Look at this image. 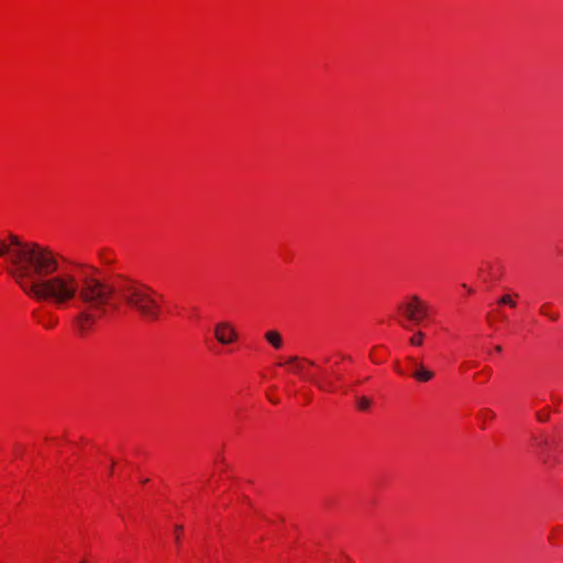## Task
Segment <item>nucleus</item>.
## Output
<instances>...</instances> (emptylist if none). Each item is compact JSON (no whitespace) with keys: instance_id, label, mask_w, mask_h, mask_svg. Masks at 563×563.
<instances>
[{"instance_id":"1","label":"nucleus","mask_w":563,"mask_h":563,"mask_svg":"<svg viewBox=\"0 0 563 563\" xmlns=\"http://www.w3.org/2000/svg\"><path fill=\"white\" fill-rule=\"evenodd\" d=\"M7 254L12 265L10 275L29 297L63 308L78 292L75 275L60 268L51 249L10 234L9 243L0 240V257Z\"/></svg>"},{"instance_id":"2","label":"nucleus","mask_w":563,"mask_h":563,"mask_svg":"<svg viewBox=\"0 0 563 563\" xmlns=\"http://www.w3.org/2000/svg\"><path fill=\"white\" fill-rule=\"evenodd\" d=\"M76 288L79 289L69 301H77L78 310L73 316V324L79 335L89 333L97 320L107 313L115 292L122 301L146 320H157L161 316V305L156 292L150 286L128 277H120L115 284H109L95 275H84L80 279L75 276Z\"/></svg>"},{"instance_id":"3","label":"nucleus","mask_w":563,"mask_h":563,"mask_svg":"<svg viewBox=\"0 0 563 563\" xmlns=\"http://www.w3.org/2000/svg\"><path fill=\"white\" fill-rule=\"evenodd\" d=\"M401 309L406 318L416 323H419L428 314V307L418 296H412L408 302L401 306Z\"/></svg>"},{"instance_id":"4","label":"nucleus","mask_w":563,"mask_h":563,"mask_svg":"<svg viewBox=\"0 0 563 563\" xmlns=\"http://www.w3.org/2000/svg\"><path fill=\"white\" fill-rule=\"evenodd\" d=\"M214 336L220 344L227 345L238 339V333L229 321H220L214 325Z\"/></svg>"},{"instance_id":"5","label":"nucleus","mask_w":563,"mask_h":563,"mask_svg":"<svg viewBox=\"0 0 563 563\" xmlns=\"http://www.w3.org/2000/svg\"><path fill=\"white\" fill-rule=\"evenodd\" d=\"M415 371L412 372V377L418 382H429L433 377V373L427 369L422 364L416 362L415 360H410Z\"/></svg>"},{"instance_id":"6","label":"nucleus","mask_w":563,"mask_h":563,"mask_svg":"<svg viewBox=\"0 0 563 563\" xmlns=\"http://www.w3.org/2000/svg\"><path fill=\"white\" fill-rule=\"evenodd\" d=\"M33 316L46 329H53V328H55L58 324V319L56 317H54L53 314H51V313L48 314L47 319L41 318L40 316H37V313L35 311L33 312Z\"/></svg>"},{"instance_id":"7","label":"nucleus","mask_w":563,"mask_h":563,"mask_svg":"<svg viewBox=\"0 0 563 563\" xmlns=\"http://www.w3.org/2000/svg\"><path fill=\"white\" fill-rule=\"evenodd\" d=\"M267 341L276 349L280 347L282 345V338L277 331H268L266 333Z\"/></svg>"},{"instance_id":"8","label":"nucleus","mask_w":563,"mask_h":563,"mask_svg":"<svg viewBox=\"0 0 563 563\" xmlns=\"http://www.w3.org/2000/svg\"><path fill=\"white\" fill-rule=\"evenodd\" d=\"M372 401L366 397H358L357 398V408L360 410H367L371 407Z\"/></svg>"},{"instance_id":"9","label":"nucleus","mask_w":563,"mask_h":563,"mask_svg":"<svg viewBox=\"0 0 563 563\" xmlns=\"http://www.w3.org/2000/svg\"><path fill=\"white\" fill-rule=\"evenodd\" d=\"M424 334L421 331H418L413 336L410 338L409 342L412 345L420 346L423 342Z\"/></svg>"},{"instance_id":"10","label":"nucleus","mask_w":563,"mask_h":563,"mask_svg":"<svg viewBox=\"0 0 563 563\" xmlns=\"http://www.w3.org/2000/svg\"><path fill=\"white\" fill-rule=\"evenodd\" d=\"M540 312L543 316L549 317L553 321H556L559 319V314L558 313H551V310H548V303H544V305L541 306Z\"/></svg>"},{"instance_id":"11","label":"nucleus","mask_w":563,"mask_h":563,"mask_svg":"<svg viewBox=\"0 0 563 563\" xmlns=\"http://www.w3.org/2000/svg\"><path fill=\"white\" fill-rule=\"evenodd\" d=\"M307 378L310 379L313 384H316L318 388L322 390H331V384H323L313 376H308Z\"/></svg>"},{"instance_id":"12","label":"nucleus","mask_w":563,"mask_h":563,"mask_svg":"<svg viewBox=\"0 0 563 563\" xmlns=\"http://www.w3.org/2000/svg\"><path fill=\"white\" fill-rule=\"evenodd\" d=\"M498 303L508 305L510 307H516V301L511 298L510 295H504L503 297H500V299L498 300Z\"/></svg>"},{"instance_id":"13","label":"nucleus","mask_w":563,"mask_h":563,"mask_svg":"<svg viewBox=\"0 0 563 563\" xmlns=\"http://www.w3.org/2000/svg\"><path fill=\"white\" fill-rule=\"evenodd\" d=\"M291 371L295 373H301L302 372V365L298 363H291Z\"/></svg>"},{"instance_id":"14","label":"nucleus","mask_w":563,"mask_h":563,"mask_svg":"<svg viewBox=\"0 0 563 563\" xmlns=\"http://www.w3.org/2000/svg\"><path fill=\"white\" fill-rule=\"evenodd\" d=\"M538 419L540 421H545L548 419V416H544V415H541V413H538Z\"/></svg>"},{"instance_id":"15","label":"nucleus","mask_w":563,"mask_h":563,"mask_svg":"<svg viewBox=\"0 0 563 563\" xmlns=\"http://www.w3.org/2000/svg\"><path fill=\"white\" fill-rule=\"evenodd\" d=\"M175 530H176V532H181V530H183V526H176V527H175Z\"/></svg>"},{"instance_id":"16","label":"nucleus","mask_w":563,"mask_h":563,"mask_svg":"<svg viewBox=\"0 0 563 563\" xmlns=\"http://www.w3.org/2000/svg\"><path fill=\"white\" fill-rule=\"evenodd\" d=\"M495 350H496V352H500V351H501V346L497 345V346L495 347Z\"/></svg>"},{"instance_id":"17","label":"nucleus","mask_w":563,"mask_h":563,"mask_svg":"<svg viewBox=\"0 0 563 563\" xmlns=\"http://www.w3.org/2000/svg\"><path fill=\"white\" fill-rule=\"evenodd\" d=\"M176 542L179 543V533H176Z\"/></svg>"}]
</instances>
